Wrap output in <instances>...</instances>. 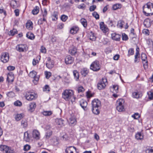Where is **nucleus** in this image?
Wrapping results in <instances>:
<instances>
[{"instance_id": "1", "label": "nucleus", "mask_w": 153, "mask_h": 153, "mask_svg": "<svg viewBox=\"0 0 153 153\" xmlns=\"http://www.w3.org/2000/svg\"><path fill=\"white\" fill-rule=\"evenodd\" d=\"M62 98L66 101L71 100L72 102L75 101L76 98L74 96V92L71 90H65L64 91L62 94Z\"/></svg>"}, {"instance_id": "2", "label": "nucleus", "mask_w": 153, "mask_h": 153, "mask_svg": "<svg viewBox=\"0 0 153 153\" xmlns=\"http://www.w3.org/2000/svg\"><path fill=\"white\" fill-rule=\"evenodd\" d=\"M124 100L122 99H119L117 101L116 108L119 112L123 111L125 110L124 106Z\"/></svg>"}, {"instance_id": "3", "label": "nucleus", "mask_w": 153, "mask_h": 153, "mask_svg": "<svg viewBox=\"0 0 153 153\" xmlns=\"http://www.w3.org/2000/svg\"><path fill=\"white\" fill-rule=\"evenodd\" d=\"M90 68L94 71L99 70L100 68V65L99 62L96 60L93 62L91 65Z\"/></svg>"}, {"instance_id": "4", "label": "nucleus", "mask_w": 153, "mask_h": 153, "mask_svg": "<svg viewBox=\"0 0 153 153\" xmlns=\"http://www.w3.org/2000/svg\"><path fill=\"white\" fill-rule=\"evenodd\" d=\"M25 97L27 100L30 101L35 99L37 97V95L34 93L28 92L26 94Z\"/></svg>"}, {"instance_id": "5", "label": "nucleus", "mask_w": 153, "mask_h": 153, "mask_svg": "<svg viewBox=\"0 0 153 153\" xmlns=\"http://www.w3.org/2000/svg\"><path fill=\"white\" fill-rule=\"evenodd\" d=\"M0 150L5 152L6 153H13V150L11 148L5 145L0 146Z\"/></svg>"}, {"instance_id": "6", "label": "nucleus", "mask_w": 153, "mask_h": 153, "mask_svg": "<svg viewBox=\"0 0 153 153\" xmlns=\"http://www.w3.org/2000/svg\"><path fill=\"white\" fill-rule=\"evenodd\" d=\"M9 56L8 53L6 52L3 53L1 58V61L4 63H6L9 60Z\"/></svg>"}, {"instance_id": "7", "label": "nucleus", "mask_w": 153, "mask_h": 153, "mask_svg": "<svg viewBox=\"0 0 153 153\" xmlns=\"http://www.w3.org/2000/svg\"><path fill=\"white\" fill-rule=\"evenodd\" d=\"M141 58L144 68H147L148 66V61L146 54L144 53H142L141 54Z\"/></svg>"}, {"instance_id": "8", "label": "nucleus", "mask_w": 153, "mask_h": 153, "mask_svg": "<svg viewBox=\"0 0 153 153\" xmlns=\"http://www.w3.org/2000/svg\"><path fill=\"white\" fill-rule=\"evenodd\" d=\"M26 45L23 44H19L16 47V49L19 52H23L26 51Z\"/></svg>"}, {"instance_id": "9", "label": "nucleus", "mask_w": 153, "mask_h": 153, "mask_svg": "<svg viewBox=\"0 0 153 153\" xmlns=\"http://www.w3.org/2000/svg\"><path fill=\"white\" fill-rule=\"evenodd\" d=\"M92 107H99L101 105V102L100 100L98 99L93 100L92 102Z\"/></svg>"}, {"instance_id": "10", "label": "nucleus", "mask_w": 153, "mask_h": 153, "mask_svg": "<svg viewBox=\"0 0 153 153\" xmlns=\"http://www.w3.org/2000/svg\"><path fill=\"white\" fill-rule=\"evenodd\" d=\"M74 61V58L70 55L67 56L65 58V62L66 64H71Z\"/></svg>"}, {"instance_id": "11", "label": "nucleus", "mask_w": 153, "mask_h": 153, "mask_svg": "<svg viewBox=\"0 0 153 153\" xmlns=\"http://www.w3.org/2000/svg\"><path fill=\"white\" fill-rule=\"evenodd\" d=\"M36 107V105L35 102H31L29 104L28 111L30 112H32L34 111Z\"/></svg>"}, {"instance_id": "12", "label": "nucleus", "mask_w": 153, "mask_h": 153, "mask_svg": "<svg viewBox=\"0 0 153 153\" xmlns=\"http://www.w3.org/2000/svg\"><path fill=\"white\" fill-rule=\"evenodd\" d=\"M100 29L105 33L108 31V28L105 25L103 22H101L100 24Z\"/></svg>"}, {"instance_id": "13", "label": "nucleus", "mask_w": 153, "mask_h": 153, "mask_svg": "<svg viewBox=\"0 0 153 153\" xmlns=\"http://www.w3.org/2000/svg\"><path fill=\"white\" fill-rule=\"evenodd\" d=\"M14 80V76L12 73H8L7 74V81L9 83L12 82Z\"/></svg>"}, {"instance_id": "14", "label": "nucleus", "mask_w": 153, "mask_h": 153, "mask_svg": "<svg viewBox=\"0 0 153 153\" xmlns=\"http://www.w3.org/2000/svg\"><path fill=\"white\" fill-rule=\"evenodd\" d=\"M69 125L71 126H74L76 123V119L74 117H71L68 120Z\"/></svg>"}, {"instance_id": "15", "label": "nucleus", "mask_w": 153, "mask_h": 153, "mask_svg": "<svg viewBox=\"0 0 153 153\" xmlns=\"http://www.w3.org/2000/svg\"><path fill=\"white\" fill-rule=\"evenodd\" d=\"M33 137L36 140H39L40 138V134L38 131L34 130L32 132Z\"/></svg>"}, {"instance_id": "16", "label": "nucleus", "mask_w": 153, "mask_h": 153, "mask_svg": "<svg viewBox=\"0 0 153 153\" xmlns=\"http://www.w3.org/2000/svg\"><path fill=\"white\" fill-rule=\"evenodd\" d=\"M104 80L103 79L102 80L99 82L97 84V88L99 90H101L104 88L105 86V84L104 83Z\"/></svg>"}, {"instance_id": "17", "label": "nucleus", "mask_w": 153, "mask_h": 153, "mask_svg": "<svg viewBox=\"0 0 153 153\" xmlns=\"http://www.w3.org/2000/svg\"><path fill=\"white\" fill-rule=\"evenodd\" d=\"M48 62L46 63V66L49 68H51L53 66L54 62L53 61H51V59L50 57L48 58Z\"/></svg>"}, {"instance_id": "18", "label": "nucleus", "mask_w": 153, "mask_h": 153, "mask_svg": "<svg viewBox=\"0 0 153 153\" xmlns=\"http://www.w3.org/2000/svg\"><path fill=\"white\" fill-rule=\"evenodd\" d=\"M121 35L115 33H113L111 34V37L113 39L116 41H119Z\"/></svg>"}, {"instance_id": "19", "label": "nucleus", "mask_w": 153, "mask_h": 153, "mask_svg": "<svg viewBox=\"0 0 153 153\" xmlns=\"http://www.w3.org/2000/svg\"><path fill=\"white\" fill-rule=\"evenodd\" d=\"M75 149L76 150V148L75 147L72 146H70L67 147L65 150L66 153H73V150Z\"/></svg>"}, {"instance_id": "20", "label": "nucleus", "mask_w": 153, "mask_h": 153, "mask_svg": "<svg viewBox=\"0 0 153 153\" xmlns=\"http://www.w3.org/2000/svg\"><path fill=\"white\" fill-rule=\"evenodd\" d=\"M80 105L81 107L84 109H85V108H86L87 105V102L85 100L82 99L79 101Z\"/></svg>"}, {"instance_id": "21", "label": "nucleus", "mask_w": 153, "mask_h": 153, "mask_svg": "<svg viewBox=\"0 0 153 153\" xmlns=\"http://www.w3.org/2000/svg\"><path fill=\"white\" fill-rule=\"evenodd\" d=\"M142 95L141 93L138 91L134 92L132 93L133 97L136 98H139L141 97Z\"/></svg>"}, {"instance_id": "22", "label": "nucleus", "mask_w": 153, "mask_h": 153, "mask_svg": "<svg viewBox=\"0 0 153 153\" xmlns=\"http://www.w3.org/2000/svg\"><path fill=\"white\" fill-rule=\"evenodd\" d=\"M24 117V114L22 113L17 114L15 116V119L17 121H19Z\"/></svg>"}, {"instance_id": "23", "label": "nucleus", "mask_w": 153, "mask_h": 153, "mask_svg": "<svg viewBox=\"0 0 153 153\" xmlns=\"http://www.w3.org/2000/svg\"><path fill=\"white\" fill-rule=\"evenodd\" d=\"M69 53L72 55H75L77 53V50L76 48H73L69 51Z\"/></svg>"}, {"instance_id": "24", "label": "nucleus", "mask_w": 153, "mask_h": 153, "mask_svg": "<svg viewBox=\"0 0 153 153\" xmlns=\"http://www.w3.org/2000/svg\"><path fill=\"white\" fill-rule=\"evenodd\" d=\"M79 28L77 27H73L70 30V33L72 34L76 33L79 30Z\"/></svg>"}, {"instance_id": "25", "label": "nucleus", "mask_w": 153, "mask_h": 153, "mask_svg": "<svg viewBox=\"0 0 153 153\" xmlns=\"http://www.w3.org/2000/svg\"><path fill=\"white\" fill-rule=\"evenodd\" d=\"M30 138L28 132H25L24 134V140L26 142H28L29 141Z\"/></svg>"}, {"instance_id": "26", "label": "nucleus", "mask_w": 153, "mask_h": 153, "mask_svg": "<svg viewBox=\"0 0 153 153\" xmlns=\"http://www.w3.org/2000/svg\"><path fill=\"white\" fill-rule=\"evenodd\" d=\"M39 11V7L38 6H36L32 10V13L33 15H36L38 13Z\"/></svg>"}, {"instance_id": "27", "label": "nucleus", "mask_w": 153, "mask_h": 153, "mask_svg": "<svg viewBox=\"0 0 153 153\" xmlns=\"http://www.w3.org/2000/svg\"><path fill=\"white\" fill-rule=\"evenodd\" d=\"M80 22L85 27H86L87 26V20L84 18H82L80 20Z\"/></svg>"}, {"instance_id": "28", "label": "nucleus", "mask_w": 153, "mask_h": 153, "mask_svg": "<svg viewBox=\"0 0 153 153\" xmlns=\"http://www.w3.org/2000/svg\"><path fill=\"white\" fill-rule=\"evenodd\" d=\"M58 13L57 12L54 11L52 15V20L53 21H55L58 19Z\"/></svg>"}, {"instance_id": "29", "label": "nucleus", "mask_w": 153, "mask_h": 153, "mask_svg": "<svg viewBox=\"0 0 153 153\" xmlns=\"http://www.w3.org/2000/svg\"><path fill=\"white\" fill-rule=\"evenodd\" d=\"M88 36L89 39L93 41H95L96 39V37L94 36V33L92 32L89 33Z\"/></svg>"}, {"instance_id": "30", "label": "nucleus", "mask_w": 153, "mask_h": 153, "mask_svg": "<svg viewBox=\"0 0 153 153\" xmlns=\"http://www.w3.org/2000/svg\"><path fill=\"white\" fill-rule=\"evenodd\" d=\"M98 107H92V111L93 113L96 115L99 114L100 113V111L99 109L98 108Z\"/></svg>"}, {"instance_id": "31", "label": "nucleus", "mask_w": 153, "mask_h": 153, "mask_svg": "<svg viewBox=\"0 0 153 153\" xmlns=\"http://www.w3.org/2000/svg\"><path fill=\"white\" fill-rule=\"evenodd\" d=\"M17 2L15 0H12L10 3V5L13 8H16L17 6Z\"/></svg>"}, {"instance_id": "32", "label": "nucleus", "mask_w": 153, "mask_h": 153, "mask_svg": "<svg viewBox=\"0 0 153 153\" xmlns=\"http://www.w3.org/2000/svg\"><path fill=\"white\" fill-rule=\"evenodd\" d=\"M26 36L28 39L33 40L34 39L35 36L34 35L31 33H28L26 34Z\"/></svg>"}, {"instance_id": "33", "label": "nucleus", "mask_w": 153, "mask_h": 153, "mask_svg": "<svg viewBox=\"0 0 153 153\" xmlns=\"http://www.w3.org/2000/svg\"><path fill=\"white\" fill-rule=\"evenodd\" d=\"M135 138L137 140H142L143 138V136L140 133L138 132L135 135Z\"/></svg>"}, {"instance_id": "34", "label": "nucleus", "mask_w": 153, "mask_h": 153, "mask_svg": "<svg viewBox=\"0 0 153 153\" xmlns=\"http://www.w3.org/2000/svg\"><path fill=\"white\" fill-rule=\"evenodd\" d=\"M21 125L23 128L27 127L28 126L27 121L26 120H22L21 122Z\"/></svg>"}, {"instance_id": "35", "label": "nucleus", "mask_w": 153, "mask_h": 153, "mask_svg": "<svg viewBox=\"0 0 153 153\" xmlns=\"http://www.w3.org/2000/svg\"><path fill=\"white\" fill-rule=\"evenodd\" d=\"M81 73L82 75L85 76L88 73V71L86 69L84 68L81 69Z\"/></svg>"}, {"instance_id": "36", "label": "nucleus", "mask_w": 153, "mask_h": 153, "mask_svg": "<svg viewBox=\"0 0 153 153\" xmlns=\"http://www.w3.org/2000/svg\"><path fill=\"white\" fill-rule=\"evenodd\" d=\"M73 75L75 79L76 80H77L79 78V76L78 72L76 70H74L73 71Z\"/></svg>"}, {"instance_id": "37", "label": "nucleus", "mask_w": 153, "mask_h": 153, "mask_svg": "<svg viewBox=\"0 0 153 153\" xmlns=\"http://www.w3.org/2000/svg\"><path fill=\"white\" fill-rule=\"evenodd\" d=\"M42 113L45 116H49L52 114V112L51 111H44Z\"/></svg>"}, {"instance_id": "38", "label": "nucleus", "mask_w": 153, "mask_h": 153, "mask_svg": "<svg viewBox=\"0 0 153 153\" xmlns=\"http://www.w3.org/2000/svg\"><path fill=\"white\" fill-rule=\"evenodd\" d=\"M36 74V72L34 71H33L30 72L29 74V76L33 78L34 77H35Z\"/></svg>"}, {"instance_id": "39", "label": "nucleus", "mask_w": 153, "mask_h": 153, "mask_svg": "<svg viewBox=\"0 0 153 153\" xmlns=\"http://www.w3.org/2000/svg\"><path fill=\"white\" fill-rule=\"evenodd\" d=\"M52 132L51 130H48L46 132L45 136L46 138L48 139L50 137V136L52 135Z\"/></svg>"}, {"instance_id": "40", "label": "nucleus", "mask_w": 153, "mask_h": 153, "mask_svg": "<svg viewBox=\"0 0 153 153\" xmlns=\"http://www.w3.org/2000/svg\"><path fill=\"white\" fill-rule=\"evenodd\" d=\"M124 22L122 20H120L118 21L117 24L118 27L120 28H122L123 27V25L124 24Z\"/></svg>"}, {"instance_id": "41", "label": "nucleus", "mask_w": 153, "mask_h": 153, "mask_svg": "<svg viewBox=\"0 0 153 153\" xmlns=\"http://www.w3.org/2000/svg\"><path fill=\"white\" fill-rule=\"evenodd\" d=\"M57 124L60 126L61 127L63 126V120L61 119L58 120L56 121Z\"/></svg>"}, {"instance_id": "42", "label": "nucleus", "mask_w": 153, "mask_h": 153, "mask_svg": "<svg viewBox=\"0 0 153 153\" xmlns=\"http://www.w3.org/2000/svg\"><path fill=\"white\" fill-rule=\"evenodd\" d=\"M47 14V12L46 9H45L44 11L42 13V21H46V19L45 18L46 17V16Z\"/></svg>"}, {"instance_id": "43", "label": "nucleus", "mask_w": 153, "mask_h": 153, "mask_svg": "<svg viewBox=\"0 0 153 153\" xmlns=\"http://www.w3.org/2000/svg\"><path fill=\"white\" fill-rule=\"evenodd\" d=\"M121 5L120 4H116L113 5V9L114 10H116L121 7Z\"/></svg>"}, {"instance_id": "44", "label": "nucleus", "mask_w": 153, "mask_h": 153, "mask_svg": "<svg viewBox=\"0 0 153 153\" xmlns=\"http://www.w3.org/2000/svg\"><path fill=\"white\" fill-rule=\"evenodd\" d=\"M17 30L16 29H13L12 30H11L9 34L11 36H13L17 33Z\"/></svg>"}, {"instance_id": "45", "label": "nucleus", "mask_w": 153, "mask_h": 153, "mask_svg": "<svg viewBox=\"0 0 153 153\" xmlns=\"http://www.w3.org/2000/svg\"><path fill=\"white\" fill-rule=\"evenodd\" d=\"M88 49L86 50V53H84L83 54V55L84 56V57L85 58H87V59H88L89 57H91L90 56V53H88Z\"/></svg>"}, {"instance_id": "46", "label": "nucleus", "mask_w": 153, "mask_h": 153, "mask_svg": "<svg viewBox=\"0 0 153 153\" xmlns=\"http://www.w3.org/2000/svg\"><path fill=\"white\" fill-rule=\"evenodd\" d=\"M68 18V16L65 15H63L61 17V20L63 22H65Z\"/></svg>"}, {"instance_id": "47", "label": "nucleus", "mask_w": 153, "mask_h": 153, "mask_svg": "<svg viewBox=\"0 0 153 153\" xmlns=\"http://www.w3.org/2000/svg\"><path fill=\"white\" fill-rule=\"evenodd\" d=\"M92 15L97 19H99V15L96 12H94L92 13Z\"/></svg>"}, {"instance_id": "48", "label": "nucleus", "mask_w": 153, "mask_h": 153, "mask_svg": "<svg viewBox=\"0 0 153 153\" xmlns=\"http://www.w3.org/2000/svg\"><path fill=\"white\" fill-rule=\"evenodd\" d=\"M134 50L133 48H131L128 51V56L133 55L134 53Z\"/></svg>"}, {"instance_id": "49", "label": "nucleus", "mask_w": 153, "mask_h": 153, "mask_svg": "<svg viewBox=\"0 0 153 153\" xmlns=\"http://www.w3.org/2000/svg\"><path fill=\"white\" fill-rule=\"evenodd\" d=\"M30 148V146L29 145L27 144L24 146L23 149L25 151H27L29 150Z\"/></svg>"}, {"instance_id": "50", "label": "nucleus", "mask_w": 153, "mask_h": 153, "mask_svg": "<svg viewBox=\"0 0 153 153\" xmlns=\"http://www.w3.org/2000/svg\"><path fill=\"white\" fill-rule=\"evenodd\" d=\"M14 105L16 106H20L22 105V103L19 100H17L14 102Z\"/></svg>"}, {"instance_id": "51", "label": "nucleus", "mask_w": 153, "mask_h": 153, "mask_svg": "<svg viewBox=\"0 0 153 153\" xmlns=\"http://www.w3.org/2000/svg\"><path fill=\"white\" fill-rule=\"evenodd\" d=\"M148 94L149 99L150 100L153 99V92H149L148 93Z\"/></svg>"}, {"instance_id": "52", "label": "nucleus", "mask_w": 153, "mask_h": 153, "mask_svg": "<svg viewBox=\"0 0 153 153\" xmlns=\"http://www.w3.org/2000/svg\"><path fill=\"white\" fill-rule=\"evenodd\" d=\"M39 76H35V77L33 78L34 79L33 80V82L35 84H36L37 82L39 80Z\"/></svg>"}, {"instance_id": "53", "label": "nucleus", "mask_w": 153, "mask_h": 153, "mask_svg": "<svg viewBox=\"0 0 153 153\" xmlns=\"http://www.w3.org/2000/svg\"><path fill=\"white\" fill-rule=\"evenodd\" d=\"M132 117L135 119H137L140 117L139 114L138 113H135L132 116Z\"/></svg>"}, {"instance_id": "54", "label": "nucleus", "mask_w": 153, "mask_h": 153, "mask_svg": "<svg viewBox=\"0 0 153 153\" xmlns=\"http://www.w3.org/2000/svg\"><path fill=\"white\" fill-rule=\"evenodd\" d=\"M122 38L123 40H127L128 38L127 36L125 33H123L122 35Z\"/></svg>"}, {"instance_id": "55", "label": "nucleus", "mask_w": 153, "mask_h": 153, "mask_svg": "<svg viewBox=\"0 0 153 153\" xmlns=\"http://www.w3.org/2000/svg\"><path fill=\"white\" fill-rule=\"evenodd\" d=\"M32 22H28L26 23V26L27 28L30 29L31 28Z\"/></svg>"}, {"instance_id": "56", "label": "nucleus", "mask_w": 153, "mask_h": 153, "mask_svg": "<svg viewBox=\"0 0 153 153\" xmlns=\"http://www.w3.org/2000/svg\"><path fill=\"white\" fill-rule=\"evenodd\" d=\"M88 52L90 53V54L92 55V56H90L91 57H92V56H94L96 55V53L94 52H93L92 50H90L88 49Z\"/></svg>"}, {"instance_id": "57", "label": "nucleus", "mask_w": 153, "mask_h": 153, "mask_svg": "<svg viewBox=\"0 0 153 153\" xmlns=\"http://www.w3.org/2000/svg\"><path fill=\"white\" fill-rule=\"evenodd\" d=\"M146 153H153V149L152 148H149L146 150Z\"/></svg>"}, {"instance_id": "58", "label": "nucleus", "mask_w": 153, "mask_h": 153, "mask_svg": "<svg viewBox=\"0 0 153 153\" xmlns=\"http://www.w3.org/2000/svg\"><path fill=\"white\" fill-rule=\"evenodd\" d=\"M96 6L95 5H93L90 7L89 10L90 11H94L96 8Z\"/></svg>"}, {"instance_id": "59", "label": "nucleus", "mask_w": 153, "mask_h": 153, "mask_svg": "<svg viewBox=\"0 0 153 153\" xmlns=\"http://www.w3.org/2000/svg\"><path fill=\"white\" fill-rule=\"evenodd\" d=\"M40 51L42 53H45L46 51L45 48L42 46L41 48Z\"/></svg>"}, {"instance_id": "60", "label": "nucleus", "mask_w": 153, "mask_h": 153, "mask_svg": "<svg viewBox=\"0 0 153 153\" xmlns=\"http://www.w3.org/2000/svg\"><path fill=\"white\" fill-rule=\"evenodd\" d=\"M45 74L47 79H48L51 76V73L50 72H46L45 73Z\"/></svg>"}, {"instance_id": "61", "label": "nucleus", "mask_w": 153, "mask_h": 153, "mask_svg": "<svg viewBox=\"0 0 153 153\" xmlns=\"http://www.w3.org/2000/svg\"><path fill=\"white\" fill-rule=\"evenodd\" d=\"M113 88L114 89L115 92L117 93L118 92V86L114 85L113 86Z\"/></svg>"}, {"instance_id": "62", "label": "nucleus", "mask_w": 153, "mask_h": 153, "mask_svg": "<svg viewBox=\"0 0 153 153\" xmlns=\"http://www.w3.org/2000/svg\"><path fill=\"white\" fill-rule=\"evenodd\" d=\"M84 90V89L81 86L78 88V91L79 93L83 92Z\"/></svg>"}, {"instance_id": "63", "label": "nucleus", "mask_w": 153, "mask_h": 153, "mask_svg": "<svg viewBox=\"0 0 153 153\" xmlns=\"http://www.w3.org/2000/svg\"><path fill=\"white\" fill-rule=\"evenodd\" d=\"M15 69L14 67L11 66H10L7 67V69L10 71L14 70Z\"/></svg>"}, {"instance_id": "64", "label": "nucleus", "mask_w": 153, "mask_h": 153, "mask_svg": "<svg viewBox=\"0 0 153 153\" xmlns=\"http://www.w3.org/2000/svg\"><path fill=\"white\" fill-rule=\"evenodd\" d=\"M49 87L48 85H46L45 86V88L44 89V91H50Z\"/></svg>"}]
</instances>
